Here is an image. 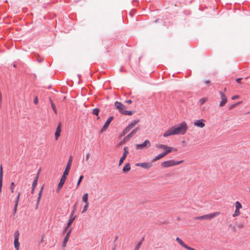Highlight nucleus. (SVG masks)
<instances>
[{"mask_svg": "<svg viewBox=\"0 0 250 250\" xmlns=\"http://www.w3.org/2000/svg\"><path fill=\"white\" fill-rule=\"evenodd\" d=\"M172 128L175 135H184L187 131L188 126L186 122H183L178 125L173 126Z\"/></svg>", "mask_w": 250, "mask_h": 250, "instance_id": "f257e3e1", "label": "nucleus"}, {"mask_svg": "<svg viewBox=\"0 0 250 250\" xmlns=\"http://www.w3.org/2000/svg\"><path fill=\"white\" fill-rule=\"evenodd\" d=\"M20 236L19 231L16 230L14 233V247L16 250H19L20 243L19 242V238Z\"/></svg>", "mask_w": 250, "mask_h": 250, "instance_id": "f03ea898", "label": "nucleus"}, {"mask_svg": "<svg viewBox=\"0 0 250 250\" xmlns=\"http://www.w3.org/2000/svg\"><path fill=\"white\" fill-rule=\"evenodd\" d=\"M150 146V143L149 141L146 140L141 144H137L136 146V148L137 149H143L146 147H149Z\"/></svg>", "mask_w": 250, "mask_h": 250, "instance_id": "7ed1b4c3", "label": "nucleus"}, {"mask_svg": "<svg viewBox=\"0 0 250 250\" xmlns=\"http://www.w3.org/2000/svg\"><path fill=\"white\" fill-rule=\"evenodd\" d=\"M128 149L127 146L125 147L124 148V153L122 156L120 158L119 162V166H120L122 165L124 162V161L126 158L127 155L128 154Z\"/></svg>", "mask_w": 250, "mask_h": 250, "instance_id": "20e7f679", "label": "nucleus"}, {"mask_svg": "<svg viewBox=\"0 0 250 250\" xmlns=\"http://www.w3.org/2000/svg\"><path fill=\"white\" fill-rule=\"evenodd\" d=\"M114 117L113 116H110L108 119L106 120V121L104 124V126L102 128L101 130V132H103L109 126L110 123L112 122V121L113 120Z\"/></svg>", "mask_w": 250, "mask_h": 250, "instance_id": "39448f33", "label": "nucleus"}, {"mask_svg": "<svg viewBox=\"0 0 250 250\" xmlns=\"http://www.w3.org/2000/svg\"><path fill=\"white\" fill-rule=\"evenodd\" d=\"M115 105L116 106L117 109L118 110L119 112L122 114V113L124 111V108H125V105L123 104L122 103L116 101L115 103Z\"/></svg>", "mask_w": 250, "mask_h": 250, "instance_id": "423d86ee", "label": "nucleus"}, {"mask_svg": "<svg viewBox=\"0 0 250 250\" xmlns=\"http://www.w3.org/2000/svg\"><path fill=\"white\" fill-rule=\"evenodd\" d=\"M72 158L70 156L63 174L68 175L72 164Z\"/></svg>", "mask_w": 250, "mask_h": 250, "instance_id": "0eeeda50", "label": "nucleus"}, {"mask_svg": "<svg viewBox=\"0 0 250 250\" xmlns=\"http://www.w3.org/2000/svg\"><path fill=\"white\" fill-rule=\"evenodd\" d=\"M219 93L221 95V100H222V101H221V102L220 103L219 105L220 107H223L225 105V104L227 102V101H228L227 98L226 96L225 95V94H224V93L222 91H220Z\"/></svg>", "mask_w": 250, "mask_h": 250, "instance_id": "6e6552de", "label": "nucleus"}, {"mask_svg": "<svg viewBox=\"0 0 250 250\" xmlns=\"http://www.w3.org/2000/svg\"><path fill=\"white\" fill-rule=\"evenodd\" d=\"M67 176V175H65L64 174H63V175H62V176L60 179V182L59 183V184L58 185V187H57V191L62 187V186H63V184H64L65 181L66 179Z\"/></svg>", "mask_w": 250, "mask_h": 250, "instance_id": "1a4fd4ad", "label": "nucleus"}, {"mask_svg": "<svg viewBox=\"0 0 250 250\" xmlns=\"http://www.w3.org/2000/svg\"><path fill=\"white\" fill-rule=\"evenodd\" d=\"M62 123L59 122L58 124L56 131L55 132V139L56 140H57L58 138L60 136V133L62 130Z\"/></svg>", "mask_w": 250, "mask_h": 250, "instance_id": "9d476101", "label": "nucleus"}, {"mask_svg": "<svg viewBox=\"0 0 250 250\" xmlns=\"http://www.w3.org/2000/svg\"><path fill=\"white\" fill-rule=\"evenodd\" d=\"M136 166L141 167L144 168H146V169H148L150 168L152 165L151 163H148V162H144V163H137L136 164Z\"/></svg>", "mask_w": 250, "mask_h": 250, "instance_id": "9b49d317", "label": "nucleus"}, {"mask_svg": "<svg viewBox=\"0 0 250 250\" xmlns=\"http://www.w3.org/2000/svg\"><path fill=\"white\" fill-rule=\"evenodd\" d=\"M156 147L158 148L164 149L165 151L168 152V154L171 152L170 149H171V148H170V146H168L166 145H163V144L157 145Z\"/></svg>", "mask_w": 250, "mask_h": 250, "instance_id": "f8f14e48", "label": "nucleus"}, {"mask_svg": "<svg viewBox=\"0 0 250 250\" xmlns=\"http://www.w3.org/2000/svg\"><path fill=\"white\" fill-rule=\"evenodd\" d=\"M205 122V121L204 119L195 120L194 121V125L203 128L205 126V124L204 123Z\"/></svg>", "mask_w": 250, "mask_h": 250, "instance_id": "ddd939ff", "label": "nucleus"}, {"mask_svg": "<svg viewBox=\"0 0 250 250\" xmlns=\"http://www.w3.org/2000/svg\"><path fill=\"white\" fill-rule=\"evenodd\" d=\"M167 154H168V152H167V151H164L163 152L159 154L158 155H157L155 158H154L152 160V162H155V161H157V160L162 158L163 157H165Z\"/></svg>", "mask_w": 250, "mask_h": 250, "instance_id": "4468645a", "label": "nucleus"}, {"mask_svg": "<svg viewBox=\"0 0 250 250\" xmlns=\"http://www.w3.org/2000/svg\"><path fill=\"white\" fill-rule=\"evenodd\" d=\"M220 213L219 212H215L208 214L205 215V220H210L211 219L216 217Z\"/></svg>", "mask_w": 250, "mask_h": 250, "instance_id": "2eb2a0df", "label": "nucleus"}, {"mask_svg": "<svg viewBox=\"0 0 250 250\" xmlns=\"http://www.w3.org/2000/svg\"><path fill=\"white\" fill-rule=\"evenodd\" d=\"M173 160H168L162 162L161 166L164 167H168L173 166Z\"/></svg>", "mask_w": 250, "mask_h": 250, "instance_id": "dca6fc26", "label": "nucleus"}, {"mask_svg": "<svg viewBox=\"0 0 250 250\" xmlns=\"http://www.w3.org/2000/svg\"><path fill=\"white\" fill-rule=\"evenodd\" d=\"M43 189V186H42V187H41V188L39 192V194H38V197L37 198V203H36V208H38V206H39V204L40 203V200H41V197H42V190Z\"/></svg>", "mask_w": 250, "mask_h": 250, "instance_id": "f3484780", "label": "nucleus"}, {"mask_svg": "<svg viewBox=\"0 0 250 250\" xmlns=\"http://www.w3.org/2000/svg\"><path fill=\"white\" fill-rule=\"evenodd\" d=\"M175 135L174 133V131L172 128V127L169 128L168 130H167L163 134V136L164 137H167L170 135Z\"/></svg>", "mask_w": 250, "mask_h": 250, "instance_id": "a211bd4d", "label": "nucleus"}, {"mask_svg": "<svg viewBox=\"0 0 250 250\" xmlns=\"http://www.w3.org/2000/svg\"><path fill=\"white\" fill-rule=\"evenodd\" d=\"M2 180H3V171L2 167L1 165L0 167V192H1L2 187Z\"/></svg>", "mask_w": 250, "mask_h": 250, "instance_id": "6ab92c4d", "label": "nucleus"}, {"mask_svg": "<svg viewBox=\"0 0 250 250\" xmlns=\"http://www.w3.org/2000/svg\"><path fill=\"white\" fill-rule=\"evenodd\" d=\"M131 169L130 165L129 163H127L123 167V172L125 173H126L130 171Z\"/></svg>", "mask_w": 250, "mask_h": 250, "instance_id": "aec40b11", "label": "nucleus"}, {"mask_svg": "<svg viewBox=\"0 0 250 250\" xmlns=\"http://www.w3.org/2000/svg\"><path fill=\"white\" fill-rule=\"evenodd\" d=\"M176 240L179 243V244L180 245H181L183 247L185 248V249H186L187 247L188 246L185 243H184V242L179 237H177L176 239Z\"/></svg>", "mask_w": 250, "mask_h": 250, "instance_id": "412c9836", "label": "nucleus"}, {"mask_svg": "<svg viewBox=\"0 0 250 250\" xmlns=\"http://www.w3.org/2000/svg\"><path fill=\"white\" fill-rule=\"evenodd\" d=\"M72 230V228H71V229H70L68 230V231H67V233H66V235L64 237V239H63V240L65 241V242H67L68 241V239H69V238L70 237V234L71 233Z\"/></svg>", "mask_w": 250, "mask_h": 250, "instance_id": "4be33fe9", "label": "nucleus"}, {"mask_svg": "<svg viewBox=\"0 0 250 250\" xmlns=\"http://www.w3.org/2000/svg\"><path fill=\"white\" fill-rule=\"evenodd\" d=\"M88 194L87 193H84L82 197V200L85 203H88Z\"/></svg>", "mask_w": 250, "mask_h": 250, "instance_id": "5701e85b", "label": "nucleus"}, {"mask_svg": "<svg viewBox=\"0 0 250 250\" xmlns=\"http://www.w3.org/2000/svg\"><path fill=\"white\" fill-rule=\"evenodd\" d=\"M76 217V216H75V217H69V219L68 220V222L67 224V225H68V226H70V225H71L72 223L74 221Z\"/></svg>", "mask_w": 250, "mask_h": 250, "instance_id": "b1692460", "label": "nucleus"}, {"mask_svg": "<svg viewBox=\"0 0 250 250\" xmlns=\"http://www.w3.org/2000/svg\"><path fill=\"white\" fill-rule=\"evenodd\" d=\"M139 122V120H135L132 122L130 124L128 125L131 128H132L137 123Z\"/></svg>", "mask_w": 250, "mask_h": 250, "instance_id": "393cba45", "label": "nucleus"}, {"mask_svg": "<svg viewBox=\"0 0 250 250\" xmlns=\"http://www.w3.org/2000/svg\"><path fill=\"white\" fill-rule=\"evenodd\" d=\"M50 103H51V107H52L54 113L57 114V109L56 108V106H55L54 104L53 103V102H52V101L51 99H50Z\"/></svg>", "mask_w": 250, "mask_h": 250, "instance_id": "a878e982", "label": "nucleus"}, {"mask_svg": "<svg viewBox=\"0 0 250 250\" xmlns=\"http://www.w3.org/2000/svg\"><path fill=\"white\" fill-rule=\"evenodd\" d=\"M38 178H39L38 175H37L36 176L35 178L34 179V180L33 182V183H32V187L33 188H35L37 186V185L38 183Z\"/></svg>", "mask_w": 250, "mask_h": 250, "instance_id": "bb28decb", "label": "nucleus"}, {"mask_svg": "<svg viewBox=\"0 0 250 250\" xmlns=\"http://www.w3.org/2000/svg\"><path fill=\"white\" fill-rule=\"evenodd\" d=\"M144 238H142V240L140 241L138 244L136 246L135 249H134V250H139V249L140 248L141 245H142V242L144 240Z\"/></svg>", "mask_w": 250, "mask_h": 250, "instance_id": "cd10ccee", "label": "nucleus"}, {"mask_svg": "<svg viewBox=\"0 0 250 250\" xmlns=\"http://www.w3.org/2000/svg\"><path fill=\"white\" fill-rule=\"evenodd\" d=\"M133 113V112L132 111H128V110H124V112L122 113V114L123 115H129V116H130V115H132Z\"/></svg>", "mask_w": 250, "mask_h": 250, "instance_id": "c85d7f7f", "label": "nucleus"}, {"mask_svg": "<svg viewBox=\"0 0 250 250\" xmlns=\"http://www.w3.org/2000/svg\"><path fill=\"white\" fill-rule=\"evenodd\" d=\"M235 208L237 210H239L240 208H242V205L239 202L237 201L235 202Z\"/></svg>", "mask_w": 250, "mask_h": 250, "instance_id": "c756f323", "label": "nucleus"}, {"mask_svg": "<svg viewBox=\"0 0 250 250\" xmlns=\"http://www.w3.org/2000/svg\"><path fill=\"white\" fill-rule=\"evenodd\" d=\"M100 112V109L98 108H94L92 110V113L95 115H98Z\"/></svg>", "mask_w": 250, "mask_h": 250, "instance_id": "7c9ffc66", "label": "nucleus"}, {"mask_svg": "<svg viewBox=\"0 0 250 250\" xmlns=\"http://www.w3.org/2000/svg\"><path fill=\"white\" fill-rule=\"evenodd\" d=\"M20 195H21V193H20V192H19L16 198L15 201V205H18L19 201L20 200Z\"/></svg>", "mask_w": 250, "mask_h": 250, "instance_id": "2f4dec72", "label": "nucleus"}, {"mask_svg": "<svg viewBox=\"0 0 250 250\" xmlns=\"http://www.w3.org/2000/svg\"><path fill=\"white\" fill-rule=\"evenodd\" d=\"M140 129V127L139 126H138L137 127H136L135 128H134V129H133L131 132H130V133L133 135V136H134V135H135L136 133H137V131Z\"/></svg>", "mask_w": 250, "mask_h": 250, "instance_id": "473e14b6", "label": "nucleus"}, {"mask_svg": "<svg viewBox=\"0 0 250 250\" xmlns=\"http://www.w3.org/2000/svg\"><path fill=\"white\" fill-rule=\"evenodd\" d=\"M183 162H184V160H181V161H178L173 160V163H172L173 166H176L179 164H182Z\"/></svg>", "mask_w": 250, "mask_h": 250, "instance_id": "72a5a7b5", "label": "nucleus"}, {"mask_svg": "<svg viewBox=\"0 0 250 250\" xmlns=\"http://www.w3.org/2000/svg\"><path fill=\"white\" fill-rule=\"evenodd\" d=\"M133 137V135H132L130 133L127 135L126 136L124 139V140L125 141H128L131 138H132Z\"/></svg>", "mask_w": 250, "mask_h": 250, "instance_id": "f704fd0d", "label": "nucleus"}, {"mask_svg": "<svg viewBox=\"0 0 250 250\" xmlns=\"http://www.w3.org/2000/svg\"><path fill=\"white\" fill-rule=\"evenodd\" d=\"M88 205H89L88 203H85V205L84 206V207L83 208V210L82 211V213H84L86 211V210L87 209V208H88Z\"/></svg>", "mask_w": 250, "mask_h": 250, "instance_id": "c9c22d12", "label": "nucleus"}, {"mask_svg": "<svg viewBox=\"0 0 250 250\" xmlns=\"http://www.w3.org/2000/svg\"><path fill=\"white\" fill-rule=\"evenodd\" d=\"M241 103V102H238L237 103H235V104H234L232 105H231L229 107V110H231V109H232L233 108L235 107L236 106H237L238 105H239Z\"/></svg>", "mask_w": 250, "mask_h": 250, "instance_id": "e433bc0d", "label": "nucleus"}, {"mask_svg": "<svg viewBox=\"0 0 250 250\" xmlns=\"http://www.w3.org/2000/svg\"><path fill=\"white\" fill-rule=\"evenodd\" d=\"M207 99L206 98H203L201 99L199 102L200 104V105L203 104L207 101Z\"/></svg>", "mask_w": 250, "mask_h": 250, "instance_id": "4c0bfd02", "label": "nucleus"}, {"mask_svg": "<svg viewBox=\"0 0 250 250\" xmlns=\"http://www.w3.org/2000/svg\"><path fill=\"white\" fill-rule=\"evenodd\" d=\"M83 175H81L79 177V179L77 182V188L78 187V186L80 185L82 180L83 179Z\"/></svg>", "mask_w": 250, "mask_h": 250, "instance_id": "58836bf2", "label": "nucleus"}, {"mask_svg": "<svg viewBox=\"0 0 250 250\" xmlns=\"http://www.w3.org/2000/svg\"><path fill=\"white\" fill-rule=\"evenodd\" d=\"M14 186H15V183L14 182H12L11 183L10 186V189L12 193L14 192Z\"/></svg>", "mask_w": 250, "mask_h": 250, "instance_id": "ea45409f", "label": "nucleus"}, {"mask_svg": "<svg viewBox=\"0 0 250 250\" xmlns=\"http://www.w3.org/2000/svg\"><path fill=\"white\" fill-rule=\"evenodd\" d=\"M240 215L239 210L235 209L234 214H233V217H235L239 216Z\"/></svg>", "mask_w": 250, "mask_h": 250, "instance_id": "a19ab883", "label": "nucleus"}, {"mask_svg": "<svg viewBox=\"0 0 250 250\" xmlns=\"http://www.w3.org/2000/svg\"><path fill=\"white\" fill-rule=\"evenodd\" d=\"M131 127L128 125L124 130L127 133L131 130Z\"/></svg>", "mask_w": 250, "mask_h": 250, "instance_id": "79ce46f5", "label": "nucleus"}, {"mask_svg": "<svg viewBox=\"0 0 250 250\" xmlns=\"http://www.w3.org/2000/svg\"><path fill=\"white\" fill-rule=\"evenodd\" d=\"M197 220H205V215L196 217Z\"/></svg>", "mask_w": 250, "mask_h": 250, "instance_id": "37998d69", "label": "nucleus"}, {"mask_svg": "<svg viewBox=\"0 0 250 250\" xmlns=\"http://www.w3.org/2000/svg\"><path fill=\"white\" fill-rule=\"evenodd\" d=\"M18 206V205H14V208H13V210L14 214H15L17 210Z\"/></svg>", "mask_w": 250, "mask_h": 250, "instance_id": "c03bdc74", "label": "nucleus"}, {"mask_svg": "<svg viewBox=\"0 0 250 250\" xmlns=\"http://www.w3.org/2000/svg\"><path fill=\"white\" fill-rule=\"evenodd\" d=\"M33 102L35 104H37L38 103V98L37 96L35 97Z\"/></svg>", "mask_w": 250, "mask_h": 250, "instance_id": "a18cd8bd", "label": "nucleus"}, {"mask_svg": "<svg viewBox=\"0 0 250 250\" xmlns=\"http://www.w3.org/2000/svg\"><path fill=\"white\" fill-rule=\"evenodd\" d=\"M239 98V96L238 95H234L232 97V100H235Z\"/></svg>", "mask_w": 250, "mask_h": 250, "instance_id": "49530a36", "label": "nucleus"}, {"mask_svg": "<svg viewBox=\"0 0 250 250\" xmlns=\"http://www.w3.org/2000/svg\"><path fill=\"white\" fill-rule=\"evenodd\" d=\"M89 156H90V153H87V154L86 155V157H85V160L86 161H88Z\"/></svg>", "mask_w": 250, "mask_h": 250, "instance_id": "de8ad7c7", "label": "nucleus"}, {"mask_svg": "<svg viewBox=\"0 0 250 250\" xmlns=\"http://www.w3.org/2000/svg\"><path fill=\"white\" fill-rule=\"evenodd\" d=\"M74 213H75V210L73 209V210L71 212L70 217H75V216H74Z\"/></svg>", "mask_w": 250, "mask_h": 250, "instance_id": "09e8293b", "label": "nucleus"}, {"mask_svg": "<svg viewBox=\"0 0 250 250\" xmlns=\"http://www.w3.org/2000/svg\"><path fill=\"white\" fill-rule=\"evenodd\" d=\"M242 80V78H237L236 80V81L237 82V83H241V80Z\"/></svg>", "mask_w": 250, "mask_h": 250, "instance_id": "8fccbe9b", "label": "nucleus"}, {"mask_svg": "<svg viewBox=\"0 0 250 250\" xmlns=\"http://www.w3.org/2000/svg\"><path fill=\"white\" fill-rule=\"evenodd\" d=\"M69 227V226H68V225H67V226L64 228V229H63V233H65V232L67 231V229H68V227Z\"/></svg>", "mask_w": 250, "mask_h": 250, "instance_id": "3c124183", "label": "nucleus"}, {"mask_svg": "<svg viewBox=\"0 0 250 250\" xmlns=\"http://www.w3.org/2000/svg\"><path fill=\"white\" fill-rule=\"evenodd\" d=\"M125 103L127 104H130L132 103V101L131 100H127L125 101Z\"/></svg>", "mask_w": 250, "mask_h": 250, "instance_id": "603ef678", "label": "nucleus"}, {"mask_svg": "<svg viewBox=\"0 0 250 250\" xmlns=\"http://www.w3.org/2000/svg\"><path fill=\"white\" fill-rule=\"evenodd\" d=\"M187 250H196L195 249L189 247V246H188L187 247V248H186Z\"/></svg>", "mask_w": 250, "mask_h": 250, "instance_id": "864d4df0", "label": "nucleus"}, {"mask_svg": "<svg viewBox=\"0 0 250 250\" xmlns=\"http://www.w3.org/2000/svg\"><path fill=\"white\" fill-rule=\"evenodd\" d=\"M126 134V132H125V131L124 130L121 133V136H125Z\"/></svg>", "mask_w": 250, "mask_h": 250, "instance_id": "5fc2aeb1", "label": "nucleus"}, {"mask_svg": "<svg viewBox=\"0 0 250 250\" xmlns=\"http://www.w3.org/2000/svg\"><path fill=\"white\" fill-rule=\"evenodd\" d=\"M67 242H65V241H63V243H62V247H65L66 246V244L67 243Z\"/></svg>", "mask_w": 250, "mask_h": 250, "instance_id": "6e6d98bb", "label": "nucleus"}, {"mask_svg": "<svg viewBox=\"0 0 250 250\" xmlns=\"http://www.w3.org/2000/svg\"><path fill=\"white\" fill-rule=\"evenodd\" d=\"M170 148H171V149H170L171 152H172V151H176L177 150V149L174 147H170Z\"/></svg>", "mask_w": 250, "mask_h": 250, "instance_id": "4d7b16f0", "label": "nucleus"}, {"mask_svg": "<svg viewBox=\"0 0 250 250\" xmlns=\"http://www.w3.org/2000/svg\"><path fill=\"white\" fill-rule=\"evenodd\" d=\"M210 82L209 80H206L205 83L208 84L209 83H210Z\"/></svg>", "mask_w": 250, "mask_h": 250, "instance_id": "13d9d810", "label": "nucleus"}, {"mask_svg": "<svg viewBox=\"0 0 250 250\" xmlns=\"http://www.w3.org/2000/svg\"><path fill=\"white\" fill-rule=\"evenodd\" d=\"M35 188H33V187H32V190H31V193H32V194H33V193H34V190H35Z\"/></svg>", "mask_w": 250, "mask_h": 250, "instance_id": "bf43d9fd", "label": "nucleus"}, {"mask_svg": "<svg viewBox=\"0 0 250 250\" xmlns=\"http://www.w3.org/2000/svg\"><path fill=\"white\" fill-rule=\"evenodd\" d=\"M76 203L73 206V209H74L75 210L76 209Z\"/></svg>", "mask_w": 250, "mask_h": 250, "instance_id": "052dcab7", "label": "nucleus"}, {"mask_svg": "<svg viewBox=\"0 0 250 250\" xmlns=\"http://www.w3.org/2000/svg\"><path fill=\"white\" fill-rule=\"evenodd\" d=\"M118 238V236H116L115 238V241H116Z\"/></svg>", "mask_w": 250, "mask_h": 250, "instance_id": "680f3d73", "label": "nucleus"}, {"mask_svg": "<svg viewBox=\"0 0 250 250\" xmlns=\"http://www.w3.org/2000/svg\"><path fill=\"white\" fill-rule=\"evenodd\" d=\"M13 67L16 68L17 67L16 64H13Z\"/></svg>", "mask_w": 250, "mask_h": 250, "instance_id": "e2e57ef3", "label": "nucleus"}, {"mask_svg": "<svg viewBox=\"0 0 250 250\" xmlns=\"http://www.w3.org/2000/svg\"><path fill=\"white\" fill-rule=\"evenodd\" d=\"M78 77H81V75H78Z\"/></svg>", "mask_w": 250, "mask_h": 250, "instance_id": "0e129e2a", "label": "nucleus"}, {"mask_svg": "<svg viewBox=\"0 0 250 250\" xmlns=\"http://www.w3.org/2000/svg\"><path fill=\"white\" fill-rule=\"evenodd\" d=\"M115 249V248H114L113 249V250H114Z\"/></svg>", "mask_w": 250, "mask_h": 250, "instance_id": "69168bd1", "label": "nucleus"}, {"mask_svg": "<svg viewBox=\"0 0 250 250\" xmlns=\"http://www.w3.org/2000/svg\"><path fill=\"white\" fill-rule=\"evenodd\" d=\"M249 191L250 192V188L249 189Z\"/></svg>", "mask_w": 250, "mask_h": 250, "instance_id": "338daca9", "label": "nucleus"}]
</instances>
